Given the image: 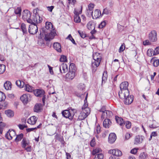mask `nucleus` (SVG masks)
I'll return each instance as SVG.
<instances>
[{"mask_svg":"<svg viewBox=\"0 0 159 159\" xmlns=\"http://www.w3.org/2000/svg\"><path fill=\"white\" fill-rule=\"evenodd\" d=\"M129 83L125 81L120 85V91L119 92V96L120 98H124L125 95L127 96L129 95V91L128 89Z\"/></svg>","mask_w":159,"mask_h":159,"instance_id":"obj_1","label":"nucleus"},{"mask_svg":"<svg viewBox=\"0 0 159 159\" xmlns=\"http://www.w3.org/2000/svg\"><path fill=\"white\" fill-rule=\"evenodd\" d=\"M87 104H84L82 107V111L79 115L77 120H81L84 119L90 113V110L89 107H88Z\"/></svg>","mask_w":159,"mask_h":159,"instance_id":"obj_2","label":"nucleus"},{"mask_svg":"<svg viewBox=\"0 0 159 159\" xmlns=\"http://www.w3.org/2000/svg\"><path fill=\"white\" fill-rule=\"evenodd\" d=\"M93 57L94 61H92V66H95L96 67L98 66L102 59L101 54L98 52L93 53Z\"/></svg>","mask_w":159,"mask_h":159,"instance_id":"obj_3","label":"nucleus"},{"mask_svg":"<svg viewBox=\"0 0 159 159\" xmlns=\"http://www.w3.org/2000/svg\"><path fill=\"white\" fill-rule=\"evenodd\" d=\"M16 84L20 88H23L25 85V90L29 92H31L34 90L33 88L28 84H25L24 82L20 80L16 81Z\"/></svg>","mask_w":159,"mask_h":159,"instance_id":"obj_4","label":"nucleus"},{"mask_svg":"<svg viewBox=\"0 0 159 159\" xmlns=\"http://www.w3.org/2000/svg\"><path fill=\"white\" fill-rule=\"evenodd\" d=\"M31 13L27 10H25L22 13V18L25 21L26 20L28 23L32 24L33 23V20L30 19Z\"/></svg>","mask_w":159,"mask_h":159,"instance_id":"obj_5","label":"nucleus"},{"mask_svg":"<svg viewBox=\"0 0 159 159\" xmlns=\"http://www.w3.org/2000/svg\"><path fill=\"white\" fill-rule=\"evenodd\" d=\"M76 111L75 109H71L69 110H65L62 111V115L66 118H68L70 119H72L74 115V113Z\"/></svg>","mask_w":159,"mask_h":159,"instance_id":"obj_6","label":"nucleus"},{"mask_svg":"<svg viewBox=\"0 0 159 159\" xmlns=\"http://www.w3.org/2000/svg\"><path fill=\"white\" fill-rule=\"evenodd\" d=\"M53 30H55V29H53V25L52 23L50 22H46L45 27L42 28L40 31V35H41L42 33H47Z\"/></svg>","mask_w":159,"mask_h":159,"instance_id":"obj_7","label":"nucleus"},{"mask_svg":"<svg viewBox=\"0 0 159 159\" xmlns=\"http://www.w3.org/2000/svg\"><path fill=\"white\" fill-rule=\"evenodd\" d=\"M57 35L56 30H53L50 33L45 34L44 39L46 41H49L53 39Z\"/></svg>","mask_w":159,"mask_h":159,"instance_id":"obj_8","label":"nucleus"},{"mask_svg":"<svg viewBox=\"0 0 159 159\" xmlns=\"http://www.w3.org/2000/svg\"><path fill=\"white\" fill-rule=\"evenodd\" d=\"M148 39L151 42H154L157 40V32L155 30H152L148 34Z\"/></svg>","mask_w":159,"mask_h":159,"instance_id":"obj_9","label":"nucleus"},{"mask_svg":"<svg viewBox=\"0 0 159 159\" xmlns=\"http://www.w3.org/2000/svg\"><path fill=\"white\" fill-rule=\"evenodd\" d=\"M38 30V27L34 22L33 23L29 25V32L30 34H34L37 33Z\"/></svg>","mask_w":159,"mask_h":159,"instance_id":"obj_10","label":"nucleus"},{"mask_svg":"<svg viewBox=\"0 0 159 159\" xmlns=\"http://www.w3.org/2000/svg\"><path fill=\"white\" fill-rule=\"evenodd\" d=\"M124 98H121L122 99H124V102L125 104L129 105L131 104L133 101V96L132 95H129L128 96L126 95Z\"/></svg>","mask_w":159,"mask_h":159,"instance_id":"obj_11","label":"nucleus"},{"mask_svg":"<svg viewBox=\"0 0 159 159\" xmlns=\"http://www.w3.org/2000/svg\"><path fill=\"white\" fill-rule=\"evenodd\" d=\"M109 153L116 157H120L122 155V152L118 149H113L110 150Z\"/></svg>","mask_w":159,"mask_h":159,"instance_id":"obj_12","label":"nucleus"},{"mask_svg":"<svg viewBox=\"0 0 159 159\" xmlns=\"http://www.w3.org/2000/svg\"><path fill=\"white\" fill-rule=\"evenodd\" d=\"M82 7H81V10L79 11L75 10V14L74 16V21L76 23H79L80 22L81 20L80 17L79 16V14L82 12Z\"/></svg>","mask_w":159,"mask_h":159,"instance_id":"obj_13","label":"nucleus"},{"mask_svg":"<svg viewBox=\"0 0 159 159\" xmlns=\"http://www.w3.org/2000/svg\"><path fill=\"white\" fill-rule=\"evenodd\" d=\"M20 99L24 104H26L30 100V95L29 94H24L20 97Z\"/></svg>","mask_w":159,"mask_h":159,"instance_id":"obj_14","label":"nucleus"},{"mask_svg":"<svg viewBox=\"0 0 159 159\" xmlns=\"http://www.w3.org/2000/svg\"><path fill=\"white\" fill-rule=\"evenodd\" d=\"M59 70L61 74H64L67 72L68 69L67 65L64 63H63L59 66Z\"/></svg>","mask_w":159,"mask_h":159,"instance_id":"obj_15","label":"nucleus"},{"mask_svg":"<svg viewBox=\"0 0 159 159\" xmlns=\"http://www.w3.org/2000/svg\"><path fill=\"white\" fill-rule=\"evenodd\" d=\"M45 92L44 90L42 89H39L35 90L34 91V95L38 97H41L43 96Z\"/></svg>","mask_w":159,"mask_h":159,"instance_id":"obj_16","label":"nucleus"},{"mask_svg":"<svg viewBox=\"0 0 159 159\" xmlns=\"http://www.w3.org/2000/svg\"><path fill=\"white\" fill-rule=\"evenodd\" d=\"M116 139V134L114 133H111L110 134L108 139L109 143H112L114 142Z\"/></svg>","mask_w":159,"mask_h":159,"instance_id":"obj_17","label":"nucleus"},{"mask_svg":"<svg viewBox=\"0 0 159 159\" xmlns=\"http://www.w3.org/2000/svg\"><path fill=\"white\" fill-rule=\"evenodd\" d=\"M53 48L58 52H61V44L58 42H55L53 43Z\"/></svg>","mask_w":159,"mask_h":159,"instance_id":"obj_18","label":"nucleus"},{"mask_svg":"<svg viewBox=\"0 0 159 159\" xmlns=\"http://www.w3.org/2000/svg\"><path fill=\"white\" fill-rule=\"evenodd\" d=\"M38 118L35 116H33L28 119L27 122L31 125L35 124Z\"/></svg>","mask_w":159,"mask_h":159,"instance_id":"obj_19","label":"nucleus"},{"mask_svg":"<svg viewBox=\"0 0 159 159\" xmlns=\"http://www.w3.org/2000/svg\"><path fill=\"white\" fill-rule=\"evenodd\" d=\"M101 15V13L99 10L96 9L95 10L92 16L93 19H96L99 17Z\"/></svg>","mask_w":159,"mask_h":159,"instance_id":"obj_20","label":"nucleus"},{"mask_svg":"<svg viewBox=\"0 0 159 159\" xmlns=\"http://www.w3.org/2000/svg\"><path fill=\"white\" fill-rule=\"evenodd\" d=\"M75 76V72L69 71L68 72L66 75V79L70 80L73 79Z\"/></svg>","mask_w":159,"mask_h":159,"instance_id":"obj_21","label":"nucleus"},{"mask_svg":"<svg viewBox=\"0 0 159 159\" xmlns=\"http://www.w3.org/2000/svg\"><path fill=\"white\" fill-rule=\"evenodd\" d=\"M111 121L109 119H105L103 121V125L104 127L106 128H108L111 125Z\"/></svg>","mask_w":159,"mask_h":159,"instance_id":"obj_22","label":"nucleus"},{"mask_svg":"<svg viewBox=\"0 0 159 159\" xmlns=\"http://www.w3.org/2000/svg\"><path fill=\"white\" fill-rule=\"evenodd\" d=\"M42 110V105L40 103L37 104L34 107V110L35 112H39Z\"/></svg>","mask_w":159,"mask_h":159,"instance_id":"obj_23","label":"nucleus"},{"mask_svg":"<svg viewBox=\"0 0 159 159\" xmlns=\"http://www.w3.org/2000/svg\"><path fill=\"white\" fill-rule=\"evenodd\" d=\"M29 140L25 138H24L21 142L22 147L23 148H25L27 146L29 145Z\"/></svg>","mask_w":159,"mask_h":159,"instance_id":"obj_24","label":"nucleus"},{"mask_svg":"<svg viewBox=\"0 0 159 159\" xmlns=\"http://www.w3.org/2000/svg\"><path fill=\"white\" fill-rule=\"evenodd\" d=\"M143 140V138L142 136L139 135L136 136L134 140V144H138L142 143Z\"/></svg>","mask_w":159,"mask_h":159,"instance_id":"obj_25","label":"nucleus"},{"mask_svg":"<svg viewBox=\"0 0 159 159\" xmlns=\"http://www.w3.org/2000/svg\"><path fill=\"white\" fill-rule=\"evenodd\" d=\"M87 27L88 29L90 30H94L95 28L94 23L92 21H90L88 23Z\"/></svg>","mask_w":159,"mask_h":159,"instance_id":"obj_26","label":"nucleus"},{"mask_svg":"<svg viewBox=\"0 0 159 159\" xmlns=\"http://www.w3.org/2000/svg\"><path fill=\"white\" fill-rule=\"evenodd\" d=\"M4 86L7 90H10L11 88V83L9 81H7L4 84Z\"/></svg>","mask_w":159,"mask_h":159,"instance_id":"obj_27","label":"nucleus"},{"mask_svg":"<svg viewBox=\"0 0 159 159\" xmlns=\"http://www.w3.org/2000/svg\"><path fill=\"white\" fill-rule=\"evenodd\" d=\"M115 119L116 122L119 124L120 125L122 126L124 124V121L123 120L121 117L116 116Z\"/></svg>","mask_w":159,"mask_h":159,"instance_id":"obj_28","label":"nucleus"},{"mask_svg":"<svg viewBox=\"0 0 159 159\" xmlns=\"http://www.w3.org/2000/svg\"><path fill=\"white\" fill-rule=\"evenodd\" d=\"M33 20L34 23L37 22V23H40L42 22V18H41L39 16L37 15V16H36V15Z\"/></svg>","mask_w":159,"mask_h":159,"instance_id":"obj_29","label":"nucleus"},{"mask_svg":"<svg viewBox=\"0 0 159 159\" xmlns=\"http://www.w3.org/2000/svg\"><path fill=\"white\" fill-rule=\"evenodd\" d=\"M76 70V67L74 64L71 63L69 67V71L75 72Z\"/></svg>","mask_w":159,"mask_h":159,"instance_id":"obj_30","label":"nucleus"},{"mask_svg":"<svg viewBox=\"0 0 159 159\" xmlns=\"http://www.w3.org/2000/svg\"><path fill=\"white\" fill-rule=\"evenodd\" d=\"M107 77V71H104L102 75V84L104 83L106 81Z\"/></svg>","mask_w":159,"mask_h":159,"instance_id":"obj_31","label":"nucleus"},{"mask_svg":"<svg viewBox=\"0 0 159 159\" xmlns=\"http://www.w3.org/2000/svg\"><path fill=\"white\" fill-rule=\"evenodd\" d=\"M6 115L9 117H12L14 116V112L11 110H7L5 111Z\"/></svg>","mask_w":159,"mask_h":159,"instance_id":"obj_32","label":"nucleus"},{"mask_svg":"<svg viewBox=\"0 0 159 159\" xmlns=\"http://www.w3.org/2000/svg\"><path fill=\"white\" fill-rule=\"evenodd\" d=\"M106 110V108L105 106H102L101 109L99 110L100 112H102V114L101 116L102 118H104L105 116V112Z\"/></svg>","mask_w":159,"mask_h":159,"instance_id":"obj_33","label":"nucleus"},{"mask_svg":"<svg viewBox=\"0 0 159 159\" xmlns=\"http://www.w3.org/2000/svg\"><path fill=\"white\" fill-rule=\"evenodd\" d=\"M12 134H14L15 135L16 133L14 131H10L9 134H7L6 137L9 140L13 138V136H12L11 135ZM14 136H13V137Z\"/></svg>","mask_w":159,"mask_h":159,"instance_id":"obj_34","label":"nucleus"},{"mask_svg":"<svg viewBox=\"0 0 159 159\" xmlns=\"http://www.w3.org/2000/svg\"><path fill=\"white\" fill-rule=\"evenodd\" d=\"M21 9L20 7H17L16 9H15L14 12L15 14L18 15L20 16L21 14Z\"/></svg>","mask_w":159,"mask_h":159,"instance_id":"obj_35","label":"nucleus"},{"mask_svg":"<svg viewBox=\"0 0 159 159\" xmlns=\"http://www.w3.org/2000/svg\"><path fill=\"white\" fill-rule=\"evenodd\" d=\"M102 151V150L99 148H97L93 150L92 152V154L93 155H96L98 153H99Z\"/></svg>","mask_w":159,"mask_h":159,"instance_id":"obj_36","label":"nucleus"},{"mask_svg":"<svg viewBox=\"0 0 159 159\" xmlns=\"http://www.w3.org/2000/svg\"><path fill=\"white\" fill-rule=\"evenodd\" d=\"M23 137V134H20L17 135L16 137V138L15 140L16 142H18L21 140Z\"/></svg>","mask_w":159,"mask_h":159,"instance_id":"obj_37","label":"nucleus"},{"mask_svg":"<svg viewBox=\"0 0 159 159\" xmlns=\"http://www.w3.org/2000/svg\"><path fill=\"white\" fill-rule=\"evenodd\" d=\"M42 125V124H40L38 126H37L36 127L34 128H27L26 129V131L28 132H30L31 131H33L35 129H37V128H39L41 127V126Z\"/></svg>","mask_w":159,"mask_h":159,"instance_id":"obj_38","label":"nucleus"},{"mask_svg":"<svg viewBox=\"0 0 159 159\" xmlns=\"http://www.w3.org/2000/svg\"><path fill=\"white\" fill-rule=\"evenodd\" d=\"M78 89L80 90L84 91L85 89V86L84 84H80L77 86Z\"/></svg>","mask_w":159,"mask_h":159,"instance_id":"obj_39","label":"nucleus"},{"mask_svg":"<svg viewBox=\"0 0 159 159\" xmlns=\"http://www.w3.org/2000/svg\"><path fill=\"white\" fill-rule=\"evenodd\" d=\"M104 157L103 154L101 153L96 154L94 159H103Z\"/></svg>","mask_w":159,"mask_h":159,"instance_id":"obj_40","label":"nucleus"},{"mask_svg":"<svg viewBox=\"0 0 159 159\" xmlns=\"http://www.w3.org/2000/svg\"><path fill=\"white\" fill-rule=\"evenodd\" d=\"M6 66L3 64L0 65V74H2L5 70Z\"/></svg>","mask_w":159,"mask_h":159,"instance_id":"obj_41","label":"nucleus"},{"mask_svg":"<svg viewBox=\"0 0 159 159\" xmlns=\"http://www.w3.org/2000/svg\"><path fill=\"white\" fill-rule=\"evenodd\" d=\"M154 51L152 49H149L147 51V54L148 56L151 57L152 54L154 55Z\"/></svg>","mask_w":159,"mask_h":159,"instance_id":"obj_42","label":"nucleus"},{"mask_svg":"<svg viewBox=\"0 0 159 159\" xmlns=\"http://www.w3.org/2000/svg\"><path fill=\"white\" fill-rule=\"evenodd\" d=\"M6 98V96L4 93L2 92H0V101H4Z\"/></svg>","mask_w":159,"mask_h":159,"instance_id":"obj_43","label":"nucleus"},{"mask_svg":"<svg viewBox=\"0 0 159 159\" xmlns=\"http://www.w3.org/2000/svg\"><path fill=\"white\" fill-rule=\"evenodd\" d=\"M153 61V66L155 67H157L159 64V60L158 59H154L152 60Z\"/></svg>","mask_w":159,"mask_h":159,"instance_id":"obj_44","label":"nucleus"},{"mask_svg":"<svg viewBox=\"0 0 159 159\" xmlns=\"http://www.w3.org/2000/svg\"><path fill=\"white\" fill-rule=\"evenodd\" d=\"M55 138L57 140L62 143L63 142V138L59 134H57L55 136Z\"/></svg>","mask_w":159,"mask_h":159,"instance_id":"obj_45","label":"nucleus"},{"mask_svg":"<svg viewBox=\"0 0 159 159\" xmlns=\"http://www.w3.org/2000/svg\"><path fill=\"white\" fill-rule=\"evenodd\" d=\"M123 124L125 125L126 127L128 129H130L131 127V123L129 121H125Z\"/></svg>","mask_w":159,"mask_h":159,"instance_id":"obj_46","label":"nucleus"},{"mask_svg":"<svg viewBox=\"0 0 159 159\" xmlns=\"http://www.w3.org/2000/svg\"><path fill=\"white\" fill-rule=\"evenodd\" d=\"M6 125L4 123L2 122V121L0 122V134H2L3 131V129L5 126Z\"/></svg>","mask_w":159,"mask_h":159,"instance_id":"obj_47","label":"nucleus"},{"mask_svg":"<svg viewBox=\"0 0 159 159\" xmlns=\"http://www.w3.org/2000/svg\"><path fill=\"white\" fill-rule=\"evenodd\" d=\"M60 61L61 62H65L67 61V59L66 56L64 55L61 56L60 58Z\"/></svg>","mask_w":159,"mask_h":159,"instance_id":"obj_48","label":"nucleus"},{"mask_svg":"<svg viewBox=\"0 0 159 159\" xmlns=\"http://www.w3.org/2000/svg\"><path fill=\"white\" fill-rule=\"evenodd\" d=\"M21 29L23 31V32L24 33H26L27 32V30L26 28V25H25L24 23H22L21 24Z\"/></svg>","mask_w":159,"mask_h":159,"instance_id":"obj_49","label":"nucleus"},{"mask_svg":"<svg viewBox=\"0 0 159 159\" xmlns=\"http://www.w3.org/2000/svg\"><path fill=\"white\" fill-rule=\"evenodd\" d=\"M146 155L144 152L141 153L139 156V159H146Z\"/></svg>","mask_w":159,"mask_h":159,"instance_id":"obj_50","label":"nucleus"},{"mask_svg":"<svg viewBox=\"0 0 159 159\" xmlns=\"http://www.w3.org/2000/svg\"><path fill=\"white\" fill-rule=\"evenodd\" d=\"M106 21H104L102 22L99 25V28L100 29L103 28L106 25Z\"/></svg>","mask_w":159,"mask_h":159,"instance_id":"obj_51","label":"nucleus"},{"mask_svg":"<svg viewBox=\"0 0 159 159\" xmlns=\"http://www.w3.org/2000/svg\"><path fill=\"white\" fill-rule=\"evenodd\" d=\"M78 33L81 38H84L86 37V34L83 31L80 30H78Z\"/></svg>","mask_w":159,"mask_h":159,"instance_id":"obj_52","label":"nucleus"},{"mask_svg":"<svg viewBox=\"0 0 159 159\" xmlns=\"http://www.w3.org/2000/svg\"><path fill=\"white\" fill-rule=\"evenodd\" d=\"M125 43H123L121 46L120 47L119 49V52H123L125 49Z\"/></svg>","mask_w":159,"mask_h":159,"instance_id":"obj_53","label":"nucleus"},{"mask_svg":"<svg viewBox=\"0 0 159 159\" xmlns=\"http://www.w3.org/2000/svg\"><path fill=\"white\" fill-rule=\"evenodd\" d=\"M105 115L108 117H110L112 115V113L111 111L106 110L105 112Z\"/></svg>","mask_w":159,"mask_h":159,"instance_id":"obj_54","label":"nucleus"},{"mask_svg":"<svg viewBox=\"0 0 159 159\" xmlns=\"http://www.w3.org/2000/svg\"><path fill=\"white\" fill-rule=\"evenodd\" d=\"M18 126L20 129L23 130L25 128H27V126L25 125L19 124L18 125Z\"/></svg>","mask_w":159,"mask_h":159,"instance_id":"obj_55","label":"nucleus"},{"mask_svg":"<svg viewBox=\"0 0 159 159\" xmlns=\"http://www.w3.org/2000/svg\"><path fill=\"white\" fill-rule=\"evenodd\" d=\"M95 140L94 138H93L91 141L90 143V145L92 147L95 146Z\"/></svg>","mask_w":159,"mask_h":159,"instance_id":"obj_56","label":"nucleus"},{"mask_svg":"<svg viewBox=\"0 0 159 159\" xmlns=\"http://www.w3.org/2000/svg\"><path fill=\"white\" fill-rule=\"evenodd\" d=\"M159 54V47H157L154 51V55H156Z\"/></svg>","mask_w":159,"mask_h":159,"instance_id":"obj_57","label":"nucleus"},{"mask_svg":"<svg viewBox=\"0 0 159 159\" xmlns=\"http://www.w3.org/2000/svg\"><path fill=\"white\" fill-rule=\"evenodd\" d=\"M149 40H146L143 42V45H149L151 44V43L150 42Z\"/></svg>","mask_w":159,"mask_h":159,"instance_id":"obj_58","label":"nucleus"},{"mask_svg":"<svg viewBox=\"0 0 159 159\" xmlns=\"http://www.w3.org/2000/svg\"><path fill=\"white\" fill-rule=\"evenodd\" d=\"M94 8V5L93 4L90 3L88 5L89 10L90 11H93V9Z\"/></svg>","mask_w":159,"mask_h":159,"instance_id":"obj_59","label":"nucleus"},{"mask_svg":"<svg viewBox=\"0 0 159 159\" xmlns=\"http://www.w3.org/2000/svg\"><path fill=\"white\" fill-rule=\"evenodd\" d=\"M90 11L89 9H88L87 10V13L88 15V16H93V11Z\"/></svg>","mask_w":159,"mask_h":159,"instance_id":"obj_60","label":"nucleus"},{"mask_svg":"<svg viewBox=\"0 0 159 159\" xmlns=\"http://www.w3.org/2000/svg\"><path fill=\"white\" fill-rule=\"evenodd\" d=\"M109 13V11L107 8L104 9L103 11L102 12V14H105L106 15H108Z\"/></svg>","mask_w":159,"mask_h":159,"instance_id":"obj_61","label":"nucleus"},{"mask_svg":"<svg viewBox=\"0 0 159 159\" xmlns=\"http://www.w3.org/2000/svg\"><path fill=\"white\" fill-rule=\"evenodd\" d=\"M101 127L99 125L97 126L96 128V131L97 134H99L100 132Z\"/></svg>","mask_w":159,"mask_h":159,"instance_id":"obj_62","label":"nucleus"},{"mask_svg":"<svg viewBox=\"0 0 159 159\" xmlns=\"http://www.w3.org/2000/svg\"><path fill=\"white\" fill-rule=\"evenodd\" d=\"M157 133L156 132H152L150 138L149 139V140H151L152 136H157Z\"/></svg>","mask_w":159,"mask_h":159,"instance_id":"obj_63","label":"nucleus"},{"mask_svg":"<svg viewBox=\"0 0 159 159\" xmlns=\"http://www.w3.org/2000/svg\"><path fill=\"white\" fill-rule=\"evenodd\" d=\"M48 66L49 68L50 73L52 75L53 74V72L52 70V68L48 65Z\"/></svg>","mask_w":159,"mask_h":159,"instance_id":"obj_64","label":"nucleus"}]
</instances>
